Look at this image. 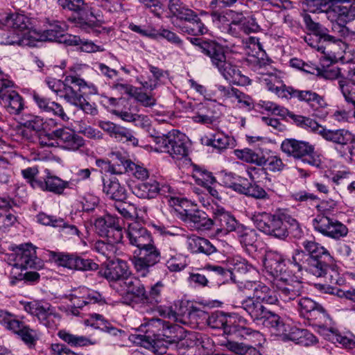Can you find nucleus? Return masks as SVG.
I'll use <instances>...</instances> for the list:
<instances>
[{
  "label": "nucleus",
  "mask_w": 355,
  "mask_h": 355,
  "mask_svg": "<svg viewBox=\"0 0 355 355\" xmlns=\"http://www.w3.org/2000/svg\"><path fill=\"white\" fill-rule=\"evenodd\" d=\"M278 301L274 291L266 285L259 284L254 288L252 295L242 301L241 308L254 322L266 327L278 322L279 315L268 309L265 304H276Z\"/></svg>",
  "instance_id": "obj_1"
},
{
  "label": "nucleus",
  "mask_w": 355,
  "mask_h": 355,
  "mask_svg": "<svg viewBox=\"0 0 355 355\" xmlns=\"http://www.w3.org/2000/svg\"><path fill=\"white\" fill-rule=\"evenodd\" d=\"M252 220L258 230L278 239L284 240L289 233L300 237L302 232L297 220L285 209H277L273 214L260 212Z\"/></svg>",
  "instance_id": "obj_2"
},
{
  "label": "nucleus",
  "mask_w": 355,
  "mask_h": 355,
  "mask_svg": "<svg viewBox=\"0 0 355 355\" xmlns=\"http://www.w3.org/2000/svg\"><path fill=\"white\" fill-rule=\"evenodd\" d=\"M302 246L309 257V261L315 268H319L321 270V277L326 279V282L332 285L340 284L341 279L340 273L336 264L334 263V258L329 251L313 241H304Z\"/></svg>",
  "instance_id": "obj_3"
},
{
  "label": "nucleus",
  "mask_w": 355,
  "mask_h": 355,
  "mask_svg": "<svg viewBox=\"0 0 355 355\" xmlns=\"http://www.w3.org/2000/svg\"><path fill=\"white\" fill-rule=\"evenodd\" d=\"M58 4L63 8L77 12L76 24L82 29L96 35L105 31L106 28L102 26L104 20L100 15H96L93 8L84 0H58Z\"/></svg>",
  "instance_id": "obj_4"
},
{
  "label": "nucleus",
  "mask_w": 355,
  "mask_h": 355,
  "mask_svg": "<svg viewBox=\"0 0 355 355\" xmlns=\"http://www.w3.org/2000/svg\"><path fill=\"white\" fill-rule=\"evenodd\" d=\"M150 331V329H148L146 334L139 335V338L142 342H146L148 345V347H151L153 352L159 355L166 354L168 345L175 344L184 334L182 328L178 325L168 327L162 335L165 338H161L158 334H153L152 336L149 334Z\"/></svg>",
  "instance_id": "obj_5"
},
{
  "label": "nucleus",
  "mask_w": 355,
  "mask_h": 355,
  "mask_svg": "<svg viewBox=\"0 0 355 355\" xmlns=\"http://www.w3.org/2000/svg\"><path fill=\"white\" fill-rule=\"evenodd\" d=\"M152 137L160 150L168 153L173 158L181 159L188 155L185 136L180 132L173 130L166 135Z\"/></svg>",
  "instance_id": "obj_6"
},
{
  "label": "nucleus",
  "mask_w": 355,
  "mask_h": 355,
  "mask_svg": "<svg viewBox=\"0 0 355 355\" xmlns=\"http://www.w3.org/2000/svg\"><path fill=\"white\" fill-rule=\"evenodd\" d=\"M281 150L287 156L302 159L304 163L315 166L320 165V160L314 156V146L307 141L293 138L285 139L281 144Z\"/></svg>",
  "instance_id": "obj_7"
},
{
  "label": "nucleus",
  "mask_w": 355,
  "mask_h": 355,
  "mask_svg": "<svg viewBox=\"0 0 355 355\" xmlns=\"http://www.w3.org/2000/svg\"><path fill=\"white\" fill-rule=\"evenodd\" d=\"M50 258L58 266L70 270L87 272L96 271L98 269V264L94 260L76 254L51 252Z\"/></svg>",
  "instance_id": "obj_8"
},
{
  "label": "nucleus",
  "mask_w": 355,
  "mask_h": 355,
  "mask_svg": "<svg viewBox=\"0 0 355 355\" xmlns=\"http://www.w3.org/2000/svg\"><path fill=\"white\" fill-rule=\"evenodd\" d=\"M138 250L139 252L132 259V263L137 272L142 277H146L150 268L159 262L161 252L154 241Z\"/></svg>",
  "instance_id": "obj_9"
},
{
  "label": "nucleus",
  "mask_w": 355,
  "mask_h": 355,
  "mask_svg": "<svg viewBox=\"0 0 355 355\" xmlns=\"http://www.w3.org/2000/svg\"><path fill=\"white\" fill-rule=\"evenodd\" d=\"M313 225L315 231L335 240L346 236L348 233L345 225L330 216L317 215L313 220Z\"/></svg>",
  "instance_id": "obj_10"
},
{
  "label": "nucleus",
  "mask_w": 355,
  "mask_h": 355,
  "mask_svg": "<svg viewBox=\"0 0 355 355\" xmlns=\"http://www.w3.org/2000/svg\"><path fill=\"white\" fill-rule=\"evenodd\" d=\"M50 139L56 141L63 149L75 151L85 145L84 139L69 128L56 129L47 135Z\"/></svg>",
  "instance_id": "obj_11"
},
{
  "label": "nucleus",
  "mask_w": 355,
  "mask_h": 355,
  "mask_svg": "<svg viewBox=\"0 0 355 355\" xmlns=\"http://www.w3.org/2000/svg\"><path fill=\"white\" fill-rule=\"evenodd\" d=\"M189 40L191 43L199 48L202 53L210 59L214 67L218 65L226 57L225 47L215 40L200 37H191Z\"/></svg>",
  "instance_id": "obj_12"
},
{
  "label": "nucleus",
  "mask_w": 355,
  "mask_h": 355,
  "mask_svg": "<svg viewBox=\"0 0 355 355\" xmlns=\"http://www.w3.org/2000/svg\"><path fill=\"white\" fill-rule=\"evenodd\" d=\"M290 92L288 99L296 98L298 101L306 103L314 112V115L324 116L327 114V113L322 114L321 115L319 114L321 110L328 106L324 96L310 89L300 90L295 89L293 87L290 89Z\"/></svg>",
  "instance_id": "obj_13"
},
{
  "label": "nucleus",
  "mask_w": 355,
  "mask_h": 355,
  "mask_svg": "<svg viewBox=\"0 0 355 355\" xmlns=\"http://www.w3.org/2000/svg\"><path fill=\"white\" fill-rule=\"evenodd\" d=\"M87 88V84L83 79L76 76H67L63 81L62 92V96L68 103L77 105L83 101V89Z\"/></svg>",
  "instance_id": "obj_14"
},
{
  "label": "nucleus",
  "mask_w": 355,
  "mask_h": 355,
  "mask_svg": "<svg viewBox=\"0 0 355 355\" xmlns=\"http://www.w3.org/2000/svg\"><path fill=\"white\" fill-rule=\"evenodd\" d=\"M180 218L186 223L197 230H209L213 227L212 218L202 210L191 205L190 208L183 209L180 211Z\"/></svg>",
  "instance_id": "obj_15"
},
{
  "label": "nucleus",
  "mask_w": 355,
  "mask_h": 355,
  "mask_svg": "<svg viewBox=\"0 0 355 355\" xmlns=\"http://www.w3.org/2000/svg\"><path fill=\"white\" fill-rule=\"evenodd\" d=\"M298 306L300 315L313 324L320 325L327 316L324 309L311 298H301L298 301Z\"/></svg>",
  "instance_id": "obj_16"
},
{
  "label": "nucleus",
  "mask_w": 355,
  "mask_h": 355,
  "mask_svg": "<svg viewBox=\"0 0 355 355\" xmlns=\"http://www.w3.org/2000/svg\"><path fill=\"white\" fill-rule=\"evenodd\" d=\"M216 67L227 80L239 85L250 84V79L243 75L236 65L232 64L230 60H227L226 57Z\"/></svg>",
  "instance_id": "obj_17"
},
{
  "label": "nucleus",
  "mask_w": 355,
  "mask_h": 355,
  "mask_svg": "<svg viewBox=\"0 0 355 355\" xmlns=\"http://www.w3.org/2000/svg\"><path fill=\"white\" fill-rule=\"evenodd\" d=\"M230 188L246 196L255 199L265 200L269 198L266 190L255 182H248V180L241 178L239 183L229 184Z\"/></svg>",
  "instance_id": "obj_18"
},
{
  "label": "nucleus",
  "mask_w": 355,
  "mask_h": 355,
  "mask_svg": "<svg viewBox=\"0 0 355 355\" xmlns=\"http://www.w3.org/2000/svg\"><path fill=\"white\" fill-rule=\"evenodd\" d=\"M213 227L216 226L218 230L227 234L228 232L236 231L239 224L236 218L223 208L214 209L212 218Z\"/></svg>",
  "instance_id": "obj_19"
},
{
  "label": "nucleus",
  "mask_w": 355,
  "mask_h": 355,
  "mask_svg": "<svg viewBox=\"0 0 355 355\" xmlns=\"http://www.w3.org/2000/svg\"><path fill=\"white\" fill-rule=\"evenodd\" d=\"M16 267L21 269L37 268L40 260L36 256L35 247L31 243L21 245L16 254Z\"/></svg>",
  "instance_id": "obj_20"
},
{
  "label": "nucleus",
  "mask_w": 355,
  "mask_h": 355,
  "mask_svg": "<svg viewBox=\"0 0 355 355\" xmlns=\"http://www.w3.org/2000/svg\"><path fill=\"white\" fill-rule=\"evenodd\" d=\"M98 274L109 281H118L131 275V272L125 261L117 259L110 261L105 268L98 271Z\"/></svg>",
  "instance_id": "obj_21"
},
{
  "label": "nucleus",
  "mask_w": 355,
  "mask_h": 355,
  "mask_svg": "<svg viewBox=\"0 0 355 355\" xmlns=\"http://www.w3.org/2000/svg\"><path fill=\"white\" fill-rule=\"evenodd\" d=\"M167 186L159 187V182L155 179H149L147 181L135 184L132 188V193L139 198L152 199L158 194L165 192Z\"/></svg>",
  "instance_id": "obj_22"
},
{
  "label": "nucleus",
  "mask_w": 355,
  "mask_h": 355,
  "mask_svg": "<svg viewBox=\"0 0 355 355\" xmlns=\"http://www.w3.org/2000/svg\"><path fill=\"white\" fill-rule=\"evenodd\" d=\"M304 21L306 28L310 32L311 34L318 40H323L326 41L328 45H338L342 43L340 39L336 38L335 37L328 34V30L318 22L314 21L309 14L304 15Z\"/></svg>",
  "instance_id": "obj_23"
},
{
  "label": "nucleus",
  "mask_w": 355,
  "mask_h": 355,
  "mask_svg": "<svg viewBox=\"0 0 355 355\" xmlns=\"http://www.w3.org/2000/svg\"><path fill=\"white\" fill-rule=\"evenodd\" d=\"M127 235L130 243L136 246L138 250L154 241L151 233L146 227L136 223L129 225Z\"/></svg>",
  "instance_id": "obj_24"
},
{
  "label": "nucleus",
  "mask_w": 355,
  "mask_h": 355,
  "mask_svg": "<svg viewBox=\"0 0 355 355\" xmlns=\"http://www.w3.org/2000/svg\"><path fill=\"white\" fill-rule=\"evenodd\" d=\"M275 285L286 300H294L301 295L304 291L303 283L300 280H288L280 277L276 279Z\"/></svg>",
  "instance_id": "obj_25"
},
{
  "label": "nucleus",
  "mask_w": 355,
  "mask_h": 355,
  "mask_svg": "<svg viewBox=\"0 0 355 355\" xmlns=\"http://www.w3.org/2000/svg\"><path fill=\"white\" fill-rule=\"evenodd\" d=\"M317 132L327 141L340 146H346L355 141L354 136L345 129L329 130L320 125Z\"/></svg>",
  "instance_id": "obj_26"
},
{
  "label": "nucleus",
  "mask_w": 355,
  "mask_h": 355,
  "mask_svg": "<svg viewBox=\"0 0 355 355\" xmlns=\"http://www.w3.org/2000/svg\"><path fill=\"white\" fill-rule=\"evenodd\" d=\"M236 318L235 313L215 311L208 317L207 324L212 329H221L225 334H230L229 329H232L233 324L236 322Z\"/></svg>",
  "instance_id": "obj_27"
},
{
  "label": "nucleus",
  "mask_w": 355,
  "mask_h": 355,
  "mask_svg": "<svg viewBox=\"0 0 355 355\" xmlns=\"http://www.w3.org/2000/svg\"><path fill=\"white\" fill-rule=\"evenodd\" d=\"M266 328L272 329L277 334L283 336L284 340H289L300 344L304 333V329L296 327H289L286 324L279 316V322L266 326Z\"/></svg>",
  "instance_id": "obj_28"
},
{
  "label": "nucleus",
  "mask_w": 355,
  "mask_h": 355,
  "mask_svg": "<svg viewBox=\"0 0 355 355\" xmlns=\"http://www.w3.org/2000/svg\"><path fill=\"white\" fill-rule=\"evenodd\" d=\"M33 98L42 112L59 116L63 121L69 119L60 104L36 93L33 94Z\"/></svg>",
  "instance_id": "obj_29"
},
{
  "label": "nucleus",
  "mask_w": 355,
  "mask_h": 355,
  "mask_svg": "<svg viewBox=\"0 0 355 355\" xmlns=\"http://www.w3.org/2000/svg\"><path fill=\"white\" fill-rule=\"evenodd\" d=\"M263 265L266 272L275 278L286 270L284 259L276 252H269L266 254Z\"/></svg>",
  "instance_id": "obj_30"
},
{
  "label": "nucleus",
  "mask_w": 355,
  "mask_h": 355,
  "mask_svg": "<svg viewBox=\"0 0 355 355\" xmlns=\"http://www.w3.org/2000/svg\"><path fill=\"white\" fill-rule=\"evenodd\" d=\"M291 263L297 268V271H308L318 277H321V270L319 268H315L313 263L309 261V257L306 252L302 250L297 249L295 250Z\"/></svg>",
  "instance_id": "obj_31"
},
{
  "label": "nucleus",
  "mask_w": 355,
  "mask_h": 355,
  "mask_svg": "<svg viewBox=\"0 0 355 355\" xmlns=\"http://www.w3.org/2000/svg\"><path fill=\"white\" fill-rule=\"evenodd\" d=\"M31 186L33 188H39L43 191L61 194L67 186V182H64L56 176H49L44 181L40 180H33Z\"/></svg>",
  "instance_id": "obj_32"
},
{
  "label": "nucleus",
  "mask_w": 355,
  "mask_h": 355,
  "mask_svg": "<svg viewBox=\"0 0 355 355\" xmlns=\"http://www.w3.org/2000/svg\"><path fill=\"white\" fill-rule=\"evenodd\" d=\"M187 243L189 250L192 253L210 255L216 251V248L208 239L196 235L188 237Z\"/></svg>",
  "instance_id": "obj_33"
},
{
  "label": "nucleus",
  "mask_w": 355,
  "mask_h": 355,
  "mask_svg": "<svg viewBox=\"0 0 355 355\" xmlns=\"http://www.w3.org/2000/svg\"><path fill=\"white\" fill-rule=\"evenodd\" d=\"M103 192L111 199L123 202L127 199V193L124 187L121 186L116 178L103 179Z\"/></svg>",
  "instance_id": "obj_34"
},
{
  "label": "nucleus",
  "mask_w": 355,
  "mask_h": 355,
  "mask_svg": "<svg viewBox=\"0 0 355 355\" xmlns=\"http://www.w3.org/2000/svg\"><path fill=\"white\" fill-rule=\"evenodd\" d=\"M35 316L40 323L51 329L55 327L54 319L60 318L59 314L55 311V309L50 304L40 302Z\"/></svg>",
  "instance_id": "obj_35"
},
{
  "label": "nucleus",
  "mask_w": 355,
  "mask_h": 355,
  "mask_svg": "<svg viewBox=\"0 0 355 355\" xmlns=\"http://www.w3.org/2000/svg\"><path fill=\"white\" fill-rule=\"evenodd\" d=\"M1 23L8 28H12L17 33H24L23 31L30 28L31 22L29 19L24 15L11 14L2 17Z\"/></svg>",
  "instance_id": "obj_36"
},
{
  "label": "nucleus",
  "mask_w": 355,
  "mask_h": 355,
  "mask_svg": "<svg viewBox=\"0 0 355 355\" xmlns=\"http://www.w3.org/2000/svg\"><path fill=\"white\" fill-rule=\"evenodd\" d=\"M229 335L233 336L234 338L239 340H246L254 345H256V343L259 340V338L261 337L259 331L252 330L245 327L236 325L234 323L232 329H229Z\"/></svg>",
  "instance_id": "obj_37"
},
{
  "label": "nucleus",
  "mask_w": 355,
  "mask_h": 355,
  "mask_svg": "<svg viewBox=\"0 0 355 355\" xmlns=\"http://www.w3.org/2000/svg\"><path fill=\"white\" fill-rule=\"evenodd\" d=\"M66 25L62 21H55L49 24V28L43 31L44 41L57 42L62 43L65 42L64 37L66 33Z\"/></svg>",
  "instance_id": "obj_38"
},
{
  "label": "nucleus",
  "mask_w": 355,
  "mask_h": 355,
  "mask_svg": "<svg viewBox=\"0 0 355 355\" xmlns=\"http://www.w3.org/2000/svg\"><path fill=\"white\" fill-rule=\"evenodd\" d=\"M8 96L0 103L3 104L11 114H19L24 109L22 97L16 91L10 92Z\"/></svg>",
  "instance_id": "obj_39"
},
{
  "label": "nucleus",
  "mask_w": 355,
  "mask_h": 355,
  "mask_svg": "<svg viewBox=\"0 0 355 355\" xmlns=\"http://www.w3.org/2000/svg\"><path fill=\"white\" fill-rule=\"evenodd\" d=\"M185 25L182 27V31L189 35H200L207 32V28L202 23L198 15L193 12V16L189 17L186 21Z\"/></svg>",
  "instance_id": "obj_40"
},
{
  "label": "nucleus",
  "mask_w": 355,
  "mask_h": 355,
  "mask_svg": "<svg viewBox=\"0 0 355 355\" xmlns=\"http://www.w3.org/2000/svg\"><path fill=\"white\" fill-rule=\"evenodd\" d=\"M112 174H123L129 172V163L132 162L120 152L112 153L111 156Z\"/></svg>",
  "instance_id": "obj_41"
},
{
  "label": "nucleus",
  "mask_w": 355,
  "mask_h": 355,
  "mask_svg": "<svg viewBox=\"0 0 355 355\" xmlns=\"http://www.w3.org/2000/svg\"><path fill=\"white\" fill-rule=\"evenodd\" d=\"M302 3L306 6V10L310 12H325L329 15L328 18L331 17L332 0H304Z\"/></svg>",
  "instance_id": "obj_42"
},
{
  "label": "nucleus",
  "mask_w": 355,
  "mask_h": 355,
  "mask_svg": "<svg viewBox=\"0 0 355 355\" xmlns=\"http://www.w3.org/2000/svg\"><path fill=\"white\" fill-rule=\"evenodd\" d=\"M58 337L71 347H85L94 345L90 339L85 336H78L71 334L65 330H60L58 333Z\"/></svg>",
  "instance_id": "obj_43"
},
{
  "label": "nucleus",
  "mask_w": 355,
  "mask_h": 355,
  "mask_svg": "<svg viewBox=\"0 0 355 355\" xmlns=\"http://www.w3.org/2000/svg\"><path fill=\"white\" fill-rule=\"evenodd\" d=\"M23 322L15 314L6 310H0V324L6 329L15 334L17 330H19Z\"/></svg>",
  "instance_id": "obj_44"
},
{
  "label": "nucleus",
  "mask_w": 355,
  "mask_h": 355,
  "mask_svg": "<svg viewBox=\"0 0 355 355\" xmlns=\"http://www.w3.org/2000/svg\"><path fill=\"white\" fill-rule=\"evenodd\" d=\"M202 143L207 146L221 151L227 148L230 144V137L223 133L218 132L211 135V137H205L202 139Z\"/></svg>",
  "instance_id": "obj_45"
},
{
  "label": "nucleus",
  "mask_w": 355,
  "mask_h": 355,
  "mask_svg": "<svg viewBox=\"0 0 355 355\" xmlns=\"http://www.w3.org/2000/svg\"><path fill=\"white\" fill-rule=\"evenodd\" d=\"M264 81L268 90L274 92L280 98L288 99L291 94L290 89H292V87L280 84L275 76H270L269 78H265Z\"/></svg>",
  "instance_id": "obj_46"
},
{
  "label": "nucleus",
  "mask_w": 355,
  "mask_h": 355,
  "mask_svg": "<svg viewBox=\"0 0 355 355\" xmlns=\"http://www.w3.org/2000/svg\"><path fill=\"white\" fill-rule=\"evenodd\" d=\"M236 155L241 159L248 163H253L258 166L265 165L267 162L266 158L264 155H260L259 153H257L249 148L237 150Z\"/></svg>",
  "instance_id": "obj_47"
},
{
  "label": "nucleus",
  "mask_w": 355,
  "mask_h": 355,
  "mask_svg": "<svg viewBox=\"0 0 355 355\" xmlns=\"http://www.w3.org/2000/svg\"><path fill=\"white\" fill-rule=\"evenodd\" d=\"M240 243L245 246H253L257 241V234L254 230L238 227L236 230Z\"/></svg>",
  "instance_id": "obj_48"
},
{
  "label": "nucleus",
  "mask_w": 355,
  "mask_h": 355,
  "mask_svg": "<svg viewBox=\"0 0 355 355\" xmlns=\"http://www.w3.org/2000/svg\"><path fill=\"white\" fill-rule=\"evenodd\" d=\"M15 334L18 335L21 339L30 347H34L38 336L35 330L31 329L26 325L24 322L21 324L19 330H17Z\"/></svg>",
  "instance_id": "obj_49"
},
{
  "label": "nucleus",
  "mask_w": 355,
  "mask_h": 355,
  "mask_svg": "<svg viewBox=\"0 0 355 355\" xmlns=\"http://www.w3.org/2000/svg\"><path fill=\"white\" fill-rule=\"evenodd\" d=\"M313 37V35L308 33L304 36V40L310 46L330 57L332 53L331 46L333 45H328L326 41L318 40V38L316 37L315 40H314Z\"/></svg>",
  "instance_id": "obj_50"
},
{
  "label": "nucleus",
  "mask_w": 355,
  "mask_h": 355,
  "mask_svg": "<svg viewBox=\"0 0 355 355\" xmlns=\"http://www.w3.org/2000/svg\"><path fill=\"white\" fill-rule=\"evenodd\" d=\"M193 177L195 178L196 183L203 187L216 182V178L212 173L200 167H195Z\"/></svg>",
  "instance_id": "obj_51"
},
{
  "label": "nucleus",
  "mask_w": 355,
  "mask_h": 355,
  "mask_svg": "<svg viewBox=\"0 0 355 355\" xmlns=\"http://www.w3.org/2000/svg\"><path fill=\"white\" fill-rule=\"evenodd\" d=\"M20 46H35L36 42L39 41H44L43 33H40L35 30L30 28L27 32L20 33Z\"/></svg>",
  "instance_id": "obj_52"
},
{
  "label": "nucleus",
  "mask_w": 355,
  "mask_h": 355,
  "mask_svg": "<svg viewBox=\"0 0 355 355\" xmlns=\"http://www.w3.org/2000/svg\"><path fill=\"white\" fill-rule=\"evenodd\" d=\"M182 336L180 340L175 342V347L180 355H196V343L194 340L190 338H183Z\"/></svg>",
  "instance_id": "obj_53"
},
{
  "label": "nucleus",
  "mask_w": 355,
  "mask_h": 355,
  "mask_svg": "<svg viewBox=\"0 0 355 355\" xmlns=\"http://www.w3.org/2000/svg\"><path fill=\"white\" fill-rule=\"evenodd\" d=\"M289 117L297 126L302 128H309L313 132H317L320 125L315 120L306 116L289 113Z\"/></svg>",
  "instance_id": "obj_54"
},
{
  "label": "nucleus",
  "mask_w": 355,
  "mask_h": 355,
  "mask_svg": "<svg viewBox=\"0 0 355 355\" xmlns=\"http://www.w3.org/2000/svg\"><path fill=\"white\" fill-rule=\"evenodd\" d=\"M338 86L345 101L355 107V83H352L349 80V82L340 80Z\"/></svg>",
  "instance_id": "obj_55"
},
{
  "label": "nucleus",
  "mask_w": 355,
  "mask_h": 355,
  "mask_svg": "<svg viewBox=\"0 0 355 355\" xmlns=\"http://www.w3.org/2000/svg\"><path fill=\"white\" fill-rule=\"evenodd\" d=\"M164 284L162 282H157L155 285L150 287L148 292L146 291L145 304L155 305L160 302L162 297V290Z\"/></svg>",
  "instance_id": "obj_56"
},
{
  "label": "nucleus",
  "mask_w": 355,
  "mask_h": 355,
  "mask_svg": "<svg viewBox=\"0 0 355 355\" xmlns=\"http://www.w3.org/2000/svg\"><path fill=\"white\" fill-rule=\"evenodd\" d=\"M107 239V241L111 244L114 245L122 242L123 239V229L119 223V219L114 222V225L110 229H107L106 234L104 235Z\"/></svg>",
  "instance_id": "obj_57"
},
{
  "label": "nucleus",
  "mask_w": 355,
  "mask_h": 355,
  "mask_svg": "<svg viewBox=\"0 0 355 355\" xmlns=\"http://www.w3.org/2000/svg\"><path fill=\"white\" fill-rule=\"evenodd\" d=\"M20 33L14 30L2 29L0 31V44L3 45H18L20 46Z\"/></svg>",
  "instance_id": "obj_58"
},
{
  "label": "nucleus",
  "mask_w": 355,
  "mask_h": 355,
  "mask_svg": "<svg viewBox=\"0 0 355 355\" xmlns=\"http://www.w3.org/2000/svg\"><path fill=\"white\" fill-rule=\"evenodd\" d=\"M144 107H151L156 104V99L151 94L144 92L141 88L135 87L131 95Z\"/></svg>",
  "instance_id": "obj_59"
},
{
  "label": "nucleus",
  "mask_w": 355,
  "mask_h": 355,
  "mask_svg": "<svg viewBox=\"0 0 355 355\" xmlns=\"http://www.w3.org/2000/svg\"><path fill=\"white\" fill-rule=\"evenodd\" d=\"M232 24L238 26L240 31L247 35L252 33H257L260 29L259 26L253 18L248 19H244L240 21H233Z\"/></svg>",
  "instance_id": "obj_60"
},
{
  "label": "nucleus",
  "mask_w": 355,
  "mask_h": 355,
  "mask_svg": "<svg viewBox=\"0 0 355 355\" xmlns=\"http://www.w3.org/2000/svg\"><path fill=\"white\" fill-rule=\"evenodd\" d=\"M116 218L107 215L104 217L98 218L95 220L94 226L98 230V234L101 236H104L106 234L107 229H110L116 222Z\"/></svg>",
  "instance_id": "obj_61"
},
{
  "label": "nucleus",
  "mask_w": 355,
  "mask_h": 355,
  "mask_svg": "<svg viewBox=\"0 0 355 355\" xmlns=\"http://www.w3.org/2000/svg\"><path fill=\"white\" fill-rule=\"evenodd\" d=\"M111 136H114L116 139H125L127 141L132 142L134 146L138 144V139L132 135L129 130L115 123Z\"/></svg>",
  "instance_id": "obj_62"
},
{
  "label": "nucleus",
  "mask_w": 355,
  "mask_h": 355,
  "mask_svg": "<svg viewBox=\"0 0 355 355\" xmlns=\"http://www.w3.org/2000/svg\"><path fill=\"white\" fill-rule=\"evenodd\" d=\"M345 17L348 19L349 6H342L338 3L335 0H332V6H331V21H338L340 18Z\"/></svg>",
  "instance_id": "obj_63"
},
{
  "label": "nucleus",
  "mask_w": 355,
  "mask_h": 355,
  "mask_svg": "<svg viewBox=\"0 0 355 355\" xmlns=\"http://www.w3.org/2000/svg\"><path fill=\"white\" fill-rule=\"evenodd\" d=\"M337 207V202L333 200H322L316 206V209L320 213L319 215L330 216L331 213L334 211Z\"/></svg>",
  "instance_id": "obj_64"
}]
</instances>
